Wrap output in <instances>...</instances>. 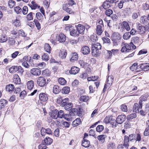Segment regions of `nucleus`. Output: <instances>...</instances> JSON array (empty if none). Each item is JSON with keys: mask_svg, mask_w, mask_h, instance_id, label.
Returning a JSON list of instances; mask_svg holds the SVG:
<instances>
[{"mask_svg": "<svg viewBox=\"0 0 149 149\" xmlns=\"http://www.w3.org/2000/svg\"><path fill=\"white\" fill-rule=\"evenodd\" d=\"M121 36L118 33L114 32L112 35L111 39L115 45H118L119 40L121 39Z\"/></svg>", "mask_w": 149, "mask_h": 149, "instance_id": "f257e3e1", "label": "nucleus"}, {"mask_svg": "<svg viewBox=\"0 0 149 149\" xmlns=\"http://www.w3.org/2000/svg\"><path fill=\"white\" fill-rule=\"evenodd\" d=\"M73 27L72 26H67L65 27V29L68 31H69L70 35L71 36L77 37L79 35V33L77 30H75L73 28Z\"/></svg>", "mask_w": 149, "mask_h": 149, "instance_id": "f03ea898", "label": "nucleus"}, {"mask_svg": "<svg viewBox=\"0 0 149 149\" xmlns=\"http://www.w3.org/2000/svg\"><path fill=\"white\" fill-rule=\"evenodd\" d=\"M126 116L125 115L118 116L116 118V122L115 124L113 123V126L116 127L117 125V123L120 124L122 123L126 120Z\"/></svg>", "mask_w": 149, "mask_h": 149, "instance_id": "7ed1b4c3", "label": "nucleus"}, {"mask_svg": "<svg viewBox=\"0 0 149 149\" xmlns=\"http://www.w3.org/2000/svg\"><path fill=\"white\" fill-rule=\"evenodd\" d=\"M48 80L46 81V79L44 77H40L38 78L37 82L39 86L43 87L47 85L48 83Z\"/></svg>", "mask_w": 149, "mask_h": 149, "instance_id": "20e7f679", "label": "nucleus"}, {"mask_svg": "<svg viewBox=\"0 0 149 149\" xmlns=\"http://www.w3.org/2000/svg\"><path fill=\"white\" fill-rule=\"evenodd\" d=\"M113 76H110L108 77L107 81V84H105L104 85V87L103 89L104 92L106 90L107 88V86L110 87L111 86V84L113 82Z\"/></svg>", "mask_w": 149, "mask_h": 149, "instance_id": "39448f33", "label": "nucleus"}, {"mask_svg": "<svg viewBox=\"0 0 149 149\" xmlns=\"http://www.w3.org/2000/svg\"><path fill=\"white\" fill-rule=\"evenodd\" d=\"M41 134L42 136H45L46 134H52V131L49 128L45 129L42 127L40 130Z\"/></svg>", "mask_w": 149, "mask_h": 149, "instance_id": "423d86ee", "label": "nucleus"}, {"mask_svg": "<svg viewBox=\"0 0 149 149\" xmlns=\"http://www.w3.org/2000/svg\"><path fill=\"white\" fill-rule=\"evenodd\" d=\"M137 32L140 34H143L146 31V28L144 26L138 23L136 26Z\"/></svg>", "mask_w": 149, "mask_h": 149, "instance_id": "0eeeda50", "label": "nucleus"}, {"mask_svg": "<svg viewBox=\"0 0 149 149\" xmlns=\"http://www.w3.org/2000/svg\"><path fill=\"white\" fill-rule=\"evenodd\" d=\"M39 100L42 102H45L48 99V95L45 93H42L39 95Z\"/></svg>", "mask_w": 149, "mask_h": 149, "instance_id": "6e6552de", "label": "nucleus"}, {"mask_svg": "<svg viewBox=\"0 0 149 149\" xmlns=\"http://www.w3.org/2000/svg\"><path fill=\"white\" fill-rule=\"evenodd\" d=\"M77 29L79 34H80L83 35L84 34L85 26L81 24H78L77 26Z\"/></svg>", "mask_w": 149, "mask_h": 149, "instance_id": "1a4fd4ad", "label": "nucleus"}, {"mask_svg": "<svg viewBox=\"0 0 149 149\" xmlns=\"http://www.w3.org/2000/svg\"><path fill=\"white\" fill-rule=\"evenodd\" d=\"M56 40L60 42H63L66 40L65 36L62 33H61L56 36Z\"/></svg>", "mask_w": 149, "mask_h": 149, "instance_id": "9d476101", "label": "nucleus"}, {"mask_svg": "<svg viewBox=\"0 0 149 149\" xmlns=\"http://www.w3.org/2000/svg\"><path fill=\"white\" fill-rule=\"evenodd\" d=\"M149 95L148 94H144L141 96L140 97L139 104H140V108H142V102L147 100Z\"/></svg>", "mask_w": 149, "mask_h": 149, "instance_id": "9b49d317", "label": "nucleus"}, {"mask_svg": "<svg viewBox=\"0 0 149 149\" xmlns=\"http://www.w3.org/2000/svg\"><path fill=\"white\" fill-rule=\"evenodd\" d=\"M139 67L141 70H143L144 71L149 70V65L147 63H143L139 64L138 67Z\"/></svg>", "mask_w": 149, "mask_h": 149, "instance_id": "f8f14e48", "label": "nucleus"}, {"mask_svg": "<svg viewBox=\"0 0 149 149\" xmlns=\"http://www.w3.org/2000/svg\"><path fill=\"white\" fill-rule=\"evenodd\" d=\"M31 73L35 76H39L41 74V70L37 68H33L30 70Z\"/></svg>", "mask_w": 149, "mask_h": 149, "instance_id": "ddd939ff", "label": "nucleus"}, {"mask_svg": "<svg viewBox=\"0 0 149 149\" xmlns=\"http://www.w3.org/2000/svg\"><path fill=\"white\" fill-rule=\"evenodd\" d=\"M90 49L87 46H85L82 47L81 49V53L84 55L88 54L90 52Z\"/></svg>", "mask_w": 149, "mask_h": 149, "instance_id": "4468645a", "label": "nucleus"}, {"mask_svg": "<svg viewBox=\"0 0 149 149\" xmlns=\"http://www.w3.org/2000/svg\"><path fill=\"white\" fill-rule=\"evenodd\" d=\"M79 70V68L77 67H72L71 68L69 72L71 74H76L78 73Z\"/></svg>", "mask_w": 149, "mask_h": 149, "instance_id": "2eb2a0df", "label": "nucleus"}, {"mask_svg": "<svg viewBox=\"0 0 149 149\" xmlns=\"http://www.w3.org/2000/svg\"><path fill=\"white\" fill-rule=\"evenodd\" d=\"M126 45L127 46L128 52L130 50L134 49L136 48V46L134 45L132 42H131L129 44L126 43Z\"/></svg>", "mask_w": 149, "mask_h": 149, "instance_id": "dca6fc26", "label": "nucleus"}, {"mask_svg": "<svg viewBox=\"0 0 149 149\" xmlns=\"http://www.w3.org/2000/svg\"><path fill=\"white\" fill-rule=\"evenodd\" d=\"M67 55V52L65 50H60L59 51V56L62 58H65Z\"/></svg>", "mask_w": 149, "mask_h": 149, "instance_id": "f3484780", "label": "nucleus"}, {"mask_svg": "<svg viewBox=\"0 0 149 149\" xmlns=\"http://www.w3.org/2000/svg\"><path fill=\"white\" fill-rule=\"evenodd\" d=\"M82 146L83 147L87 148L90 145V143L89 141L87 139H83L82 141Z\"/></svg>", "mask_w": 149, "mask_h": 149, "instance_id": "a211bd4d", "label": "nucleus"}, {"mask_svg": "<svg viewBox=\"0 0 149 149\" xmlns=\"http://www.w3.org/2000/svg\"><path fill=\"white\" fill-rule=\"evenodd\" d=\"M71 58L70 59V61L72 62H73L76 61L78 59V54L76 53H72L71 54Z\"/></svg>", "mask_w": 149, "mask_h": 149, "instance_id": "6ab92c4d", "label": "nucleus"}, {"mask_svg": "<svg viewBox=\"0 0 149 149\" xmlns=\"http://www.w3.org/2000/svg\"><path fill=\"white\" fill-rule=\"evenodd\" d=\"M21 18L19 16H18L16 17V19L13 22V24L16 26H19L21 25V23L20 21Z\"/></svg>", "mask_w": 149, "mask_h": 149, "instance_id": "aec40b11", "label": "nucleus"}, {"mask_svg": "<svg viewBox=\"0 0 149 149\" xmlns=\"http://www.w3.org/2000/svg\"><path fill=\"white\" fill-rule=\"evenodd\" d=\"M28 5L31 8L32 10H35L37 8H40V6H38L36 3L34 1H32L31 2V4H29Z\"/></svg>", "mask_w": 149, "mask_h": 149, "instance_id": "412c9836", "label": "nucleus"}, {"mask_svg": "<svg viewBox=\"0 0 149 149\" xmlns=\"http://www.w3.org/2000/svg\"><path fill=\"white\" fill-rule=\"evenodd\" d=\"M51 117L54 119H56L58 117V110L55 109L52 111L50 114Z\"/></svg>", "mask_w": 149, "mask_h": 149, "instance_id": "4be33fe9", "label": "nucleus"}, {"mask_svg": "<svg viewBox=\"0 0 149 149\" xmlns=\"http://www.w3.org/2000/svg\"><path fill=\"white\" fill-rule=\"evenodd\" d=\"M61 89L57 85H54L53 88V92L55 94H58L61 91Z\"/></svg>", "mask_w": 149, "mask_h": 149, "instance_id": "5701e85b", "label": "nucleus"}, {"mask_svg": "<svg viewBox=\"0 0 149 149\" xmlns=\"http://www.w3.org/2000/svg\"><path fill=\"white\" fill-rule=\"evenodd\" d=\"M13 81L14 83L16 84H20L21 83L20 79L17 74L14 75Z\"/></svg>", "mask_w": 149, "mask_h": 149, "instance_id": "b1692460", "label": "nucleus"}, {"mask_svg": "<svg viewBox=\"0 0 149 149\" xmlns=\"http://www.w3.org/2000/svg\"><path fill=\"white\" fill-rule=\"evenodd\" d=\"M92 53L93 56L97 57L99 56L100 54L99 50L95 49V48H92Z\"/></svg>", "mask_w": 149, "mask_h": 149, "instance_id": "393cba45", "label": "nucleus"}, {"mask_svg": "<svg viewBox=\"0 0 149 149\" xmlns=\"http://www.w3.org/2000/svg\"><path fill=\"white\" fill-rule=\"evenodd\" d=\"M140 22L143 24H148L149 22L147 19V17L145 15L142 16L140 18Z\"/></svg>", "mask_w": 149, "mask_h": 149, "instance_id": "a878e982", "label": "nucleus"}, {"mask_svg": "<svg viewBox=\"0 0 149 149\" xmlns=\"http://www.w3.org/2000/svg\"><path fill=\"white\" fill-rule=\"evenodd\" d=\"M96 32L97 34L99 35H100L103 31V28L101 25H98L97 26Z\"/></svg>", "mask_w": 149, "mask_h": 149, "instance_id": "bb28decb", "label": "nucleus"}, {"mask_svg": "<svg viewBox=\"0 0 149 149\" xmlns=\"http://www.w3.org/2000/svg\"><path fill=\"white\" fill-rule=\"evenodd\" d=\"M14 88L15 87L13 84H9L6 86V89L7 91L10 93H12Z\"/></svg>", "mask_w": 149, "mask_h": 149, "instance_id": "cd10ccee", "label": "nucleus"}, {"mask_svg": "<svg viewBox=\"0 0 149 149\" xmlns=\"http://www.w3.org/2000/svg\"><path fill=\"white\" fill-rule=\"evenodd\" d=\"M27 88L29 90L32 89L34 86V82L33 80H30L28 81L27 83Z\"/></svg>", "mask_w": 149, "mask_h": 149, "instance_id": "c85d7f7f", "label": "nucleus"}, {"mask_svg": "<svg viewBox=\"0 0 149 149\" xmlns=\"http://www.w3.org/2000/svg\"><path fill=\"white\" fill-rule=\"evenodd\" d=\"M132 42L134 43L135 45H138L139 44L140 39L137 37H134L132 38Z\"/></svg>", "mask_w": 149, "mask_h": 149, "instance_id": "c756f323", "label": "nucleus"}, {"mask_svg": "<svg viewBox=\"0 0 149 149\" xmlns=\"http://www.w3.org/2000/svg\"><path fill=\"white\" fill-rule=\"evenodd\" d=\"M91 48H95V49L99 50L101 49V44L98 42H97L95 44L92 43Z\"/></svg>", "mask_w": 149, "mask_h": 149, "instance_id": "7c9ffc66", "label": "nucleus"}, {"mask_svg": "<svg viewBox=\"0 0 149 149\" xmlns=\"http://www.w3.org/2000/svg\"><path fill=\"white\" fill-rule=\"evenodd\" d=\"M122 47L120 50V51L122 52H128L127 49V46L126 45V43H122Z\"/></svg>", "mask_w": 149, "mask_h": 149, "instance_id": "2f4dec72", "label": "nucleus"}, {"mask_svg": "<svg viewBox=\"0 0 149 149\" xmlns=\"http://www.w3.org/2000/svg\"><path fill=\"white\" fill-rule=\"evenodd\" d=\"M70 92V88L68 86L64 87L62 91V93L65 94H68Z\"/></svg>", "mask_w": 149, "mask_h": 149, "instance_id": "473e14b6", "label": "nucleus"}, {"mask_svg": "<svg viewBox=\"0 0 149 149\" xmlns=\"http://www.w3.org/2000/svg\"><path fill=\"white\" fill-rule=\"evenodd\" d=\"M45 143L47 145H50L53 142V140L49 137H47L44 139Z\"/></svg>", "mask_w": 149, "mask_h": 149, "instance_id": "72a5a7b5", "label": "nucleus"}, {"mask_svg": "<svg viewBox=\"0 0 149 149\" xmlns=\"http://www.w3.org/2000/svg\"><path fill=\"white\" fill-rule=\"evenodd\" d=\"M103 7L104 9L109 8L112 5L107 1H105L103 3Z\"/></svg>", "mask_w": 149, "mask_h": 149, "instance_id": "f704fd0d", "label": "nucleus"}, {"mask_svg": "<svg viewBox=\"0 0 149 149\" xmlns=\"http://www.w3.org/2000/svg\"><path fill=\"white\" fill-rule=\"evenodd\" d=\"M89 97L86 95H82L80 98V100L81 102H86L89 99Z\"/></svg>", "mask_w": 149, "mask_h": 149, "instance_id": "c9c22d12", "label": "nucleus"}, {"mask_svg": "<svg viewBox=\"0 0 149 149\" xmlns=\"http://www.w3.org/2000/svg\"><path fill=\"white\" fill-rule=\"evenodd\" d=\"M108 149H116V145L115 143L111 142H109L107 144Z\"/></svg>", "mask_w": 149, "mask_h": 149, "instance_id": "e433bc0d", "label": "nucleus"}, {"mask_svg": "<svg viewBox=\"0 0 149 149\" xmlns=\"http://www.w3.org/2000/svg\"><path fill=\"white\" fill-rule=\"evenodd\" d=\"M142 108H140V104L137 103H135L133 108V111L135 112H139V109H141Z\"/></svg>", "mask_w": 149, "mask_h": 149, "instance_id": "4c0bfd02", "label": "nucleus"}, {"mask_svg": "<svg viewBox=\"0 0 149 149\" xmlns=\"http://www.w3.org/2000/svg\"><path fill=\"white\" fill-rule=\"evenodd\" d=\"M122 24L125 28L127 31H129L130 30V28L129 26L128 23L126 21H123L122 22Z\"/></svg>", "mask_w": 149, "mask_h": 149, "instance_id": "58836bf2", "label": "nucleus"}, {"mask_svg": "<svg viewBox=\"0 0 149 149\" xmlns=\"http://www.w3.org/2000/svg\"><path fill=\"white\" fill-rule=\"evenodd\" d=\"M131 34L129 32H127L125 33L123 36V38L125 40H127L131 37Z\"/></svg>", "mask_w": 149, "mask_h": 149, "instance_id": "ea45409f", "label": "nucleus"}, {"mask_svg": "<svg viewBox=\"0 0 149 149\" xmlns=\"http://www.w3.org/2000/svg\"><path fill=\"white\" fill-rule=\"evenodd\" d=\"M64 108L66 110L69 111L71 109L72 107V103L68 102L67 104H65V106H63Z\"/></svg>", "mask_w": 149, "mask_h": 149, "instance_id": "a19ab883", "label": "nucleus"}, {"mask_svg": "<svg viewBox=\"0 0 149 149\" xmlns=\"http://www.w3.org/2000/svg\"><path fill=\"white\" fill-rule=\"evenodd\" d=\"M90 39L92 42V43L94 44L95 42H96L98 39L96 35L94 34L90 36Z\"/></svg>", "mask_w": 149, "mask_h": 149, "instance_id": "79ce46f5", "label": "nucleus"}, {"mask_svg": "<svg viewBox=\"0 0 149 149\" xmlns=\"http://www.w3.org/2000/svg\"><path fill=\"white\" fill-rule=\"evenodd\" d=\"M41 58L42 60L47 61L49 59V55L46 53H44L41 56Z\"/></svg>", "mask_w": 149, "mask_h": 149, "instance_id": "37998d69", "label": "nucleus"}, {"mask_svg": "<svg viewBox=\"0 0 149 149\" xmlns=\"http://www.w3.org/2000/svg\"><path fill=\"white\" fill-rule=\"evenodd\" d=\"M44 49L46 52L49 53H50V52L52 49L51 47L50 46L49 44L46 43L45 44Z\"/></svg>", "mask_w": 149, "mask_h": 149, "instance_id": "c03bdc74", "label": "nucleus"}, {"mask_svg": "<svg viewBox=\"0 0 149 149\" xmlns=\"http://www.w3.org/2000/svg\"><path fill=\"white\" fill-rule=\"evenodd\" d=\"M18 66L11 67L9 69V72L12 73H13L17 71Z\"/></svg>", "mask_w": 149, "mask_h": 149, "instance_id": "a18cd8bd", "label": "nucleus"}, {"mask_svg": "<svg viewBox=\"0 0 149 149\" xmlns=\"http://www.w3.org/2000/svg\"><path fill=\"white\" fill-rule=\"evenodd\" d=\"M138 64L137 63H134L133 65L130 67V69L132 71H133L135 69H136V72L140 71L139 70H138V68H137Z\"/></svg>", "mask_w": 149, "mask_h": 149, "instance_id": "49530a36", "label": "nucleus"}, {"mask_svg": "<svg viewBox=\"0 0 149 149\" xmlns=\"http://www.w3.org/2000/svg\"><path fill=\"white\" fill-rule=\"evenodd\" d=\"M59 84L62 85H65L66 83V81L63 78H60L58 79Z\"/></svg>", "mask_w": 149, "mask_h": 149, "instance_id": "de8ad7c7", "label": "nucleus"}, {"mask_svg": "<svg viewBox=\"0 0 149 149\" xmlns=\"http://www.w3.org/2000/svg\"><path fill=\"white\" fill-rule=\"evenodd\" d=\"M36 17L40 21L42 22L43 19V16L40 12H38L36 14Z\"/></svg>", "mask_w": 149, "mask_h": 149, "instance_id": "09e8293b", "label": "nucleus"}, {"mask_svg": "<svg viewBox=\"0 0 149 149\" xmlns=\"http://www.w3.org/2000/svg\"><path fill=\"white\" fill-rule=\"evenodd\" d=\"M136 117V113H134L128 116L127 119V120H130V119H132Z\"/></svg>", "mask_w": 149, "mask_h": 149, "instance_id": "8fccbe9b", "label": "nucleus"}, {"mask_svg": "<svg viewBox=\"0 0 149 149\" xmlns=\"http://www.w3.org/2000/svg\"><path fill=\"white\" fill-rule=\"evenodd\" d=\"M7 101L6 100L2 99L0 101V104L1 108L3 107L7 104Z\"/></svg>", "mask_w": 149, "mask_h": 149, "instance_id": "3c124183", "label": "nucleus"}, {"mask_svg": "<svg viewBox=\"0 0 149 149\" xmlns=\"http://www.w3.org/2000/svg\"><path fill=\"white\" fill-rule=\"evenodd\" d=\"M8 42L10 45H13L15 44V41L14 38L10 37L8 39Z\"/></svg>", "mask_w": 149, "mask_h": 149, "instance_id": "603ef678", "label": "nucleus"}, {"mask_svg": "<svg viewBox=\"0 0 149 149\" xmlns=\"http://www.w3.org/2000/svg\"><path fill=\"white\" fill-rule=\"evenodd\" d=\"M69 99L68 98H66L62 100V104H61V106L63 107V106H65V104H67V103H68L69 101Z\"/></svg>", "mask_w": 149, "mask_h": 149, "instance_id": "864d4df0", "label": "nucleus"}, {"mask_svg": "<svg viewBox=\"0 0 149 149\" xmlns=\"http://www.w3.org/2000/svg\"><path fill=\"white\" fill-rule=\"evenodd\" d=\"M8 4L9 7L12 8L15 5V2L13 0H9Z\"/></svg>", "mask_w": 149, "mask_h": 149, "instance_id": "5fc2aeb1", "label": "nucleus"}, {"mask_svg": "<svg viewBox=\"0 0 149 149\" xmlns=\"http://www.w3.org/2000/svg\"><path fill=\"white\" fill-rule=\"evenodd\" d=\"M7 40V37L5 36H2L0 38V42L3 43L6 42Z\"/></svg>", "mask_w": 149, "mask_h": 149, "instance_id": "6e6d98bb", "label": "nucleus"}, {"mask_svg": "<svg viewBox=\"0 0 149 149\" xmlns=\"http://www.w3.org/2000/svg\"><path fill=\"white\" fill-rule=\"evenodd\" d=\"M104 129V127L102 125H98L96 127V131L98 132H100Z\"/></svg>", "mask_w": 149, "mask_h": 149, "instance_id": "4d7b16f0", "label": "nucleus"}, {"mask_svg": "<svg viewBox=\"0 0 149 149\" xmlns=\"http://www.w3.org/2000/svg\"><path fill=\"white\" fill-rule=\"evenodd\" d=\"M105 137V135L102 134L98 136L97 138L99 140L104 142V141Z\"/></svg>", "mask_w": 149, "mask_h": 149, "instance_id": "13d9d810", "label": "nucleus"}, {"mask_svg": "<svg viewBox=\"0 0 149 149\" xmlns=\"http://www.w3.org/2000/svg\"><path fill=\"white\" fill-rule=\"evenodd\" d=\"M64 114L63 111L62 110H60L59 111L58 110V117L60 118H62Z\"/></svg>", "mask_w": 149, "mask_h": 149, "instance_id": "bf43d9fd", "label": "nucleus"}, {"mask_svg": "<svg viewBox=\"0 0 149 149\" xmlns=\"http://www.w3.org/2000/svg\"><path fill=\"white\" fill-rule=\"evenodd\" d=\"M113 10L111 9L107 10L105 12V14L108 16H110L113 14Z\"/></svg>", "mask_w": 149, "mask_h": 149, "instance_id": "052dcab7", "label": "nucleus"}, {"mask_svg": "<svg viewBox=\"0 0 149 149\" xmlns=\"http://www.w3.org/2000/svg\"><path fill=\"white\" fill-rule=\"evenodd\" d=\"M139 15V12H134L132 13V17L133 19H136Z\"/></svg>", "mask_w": 149, "mask_h": 149, "instance_id": "680f3d73", "label": "nucleus"}, {"mask_svg": "<svg viewBox=\"0 0 149 149\" xmlns=\"http://www.w3.org/2000/svg\"><path fill=\"white\" fill-rule=\"evenodd\" d=\"M120 109L121 110L124 112H126L127 111V107L125 104H122L120 106Z\"/></svg>", "mask_w": 149, "mask_h": 149, "instance_id": "e2e57ef3", "label": "nucleus"}, {"mask_svg": "<svg viewBox=\"0 0 149 149\" xmlns=\"http://www.w3.org/2000/svg\"><path fill=\"white\" fill-rule=\"evenodd\" d=\"M128 137L130 141H134L135 140H136L135 134H131L129 135Z\"/></svg>", "mask_w": 149, "mask_h": 149, "instance_id": "0e129e2a", "label": "nucleus"}, {"mask_svg": "<svg viewBox=\"0 0 149 149\" xmlns=\"http://www.w3.org/2000/svg\"><path fill=\"white\" fill-rule=\"evenodd\" d=\"M34 22L36 25V26L37 27L38 29L39 30L40 29V25L39 22L36 19H34Z\"/></svg>", "mask_w": 149, "mask_h": 149, "instance_id": "69168bd1", "label": "nucleus"}, {"mask_svg": "<svg viewBox=\"0 0 149 149\" xmlns=\"http://www.w3.org/2000/svg\"><path fill=\"white\" fill-rule=\"evenodd\" d=\"M98 78V77L97 76H92L91 77H89L88 78V81H95Z\"/></svg>", "mask_w": 149, "mask_h": 149, "instance_id": "338daca9", "label": "nucleus"}, {"mask_svg": "<svg viewBox=\"0 0 149 149\" xmlns=\"http://www.w3.org/2000/svg\"><path fill=\"white\" fill-rule=\"evenodd\" d=\"M28 11V8L27 6H25L22 9V12L24 15H26Z\"/></svg>", "mask_w": 149, "mask_h": 149, "instance_id": "774afa93", "label": "nucleus"}]
</instances>
